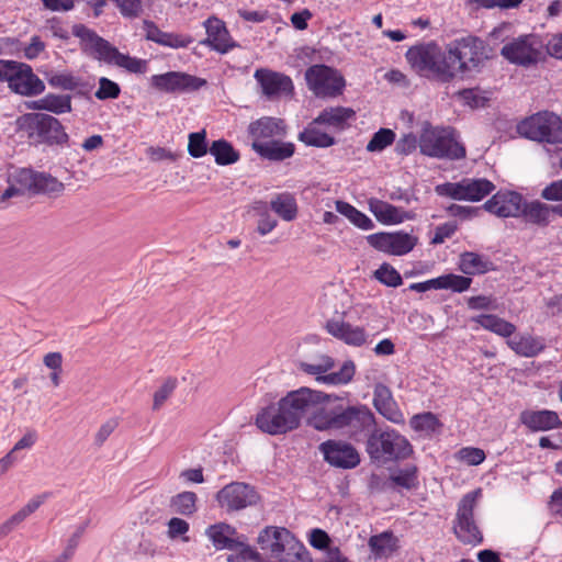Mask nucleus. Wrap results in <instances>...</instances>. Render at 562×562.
<instances>
[{
  "label": "nucleus",
  "instance_id": "1",
  "mask_svg": "<svg viewBox=\"0 0 562 562\" xmlns=\"http://www.w3.org/2000/svg\"><path fill=\"white\" fill-rule=\"evenodd\" d=\"M329 395L310 387L290 391L277 403L263 407L256 416L257 427L269 435H283L299 428L303 418L310 420L328 402Z\"/></svg>",
  "mask_w": 562,
  "mask_h": 562
},
{
  "label": "nucleus",
  "instance_id": "2",
  "mask_svg": "<svg viewBox=\"0 0 562 562\" xmlns=\"http://www.w3.org/2000/svg\"><path fill=\"white\" fill-rule=\"evenodd\" d=\"M310 426L319 431H339L355 441H361L375 426V418L366 405H327L310 420Z\"/></svg>",
  "mask_w": 562,
  "mask_h": 562
},
{
  "label": "nucleus",
  "instance_id": "3",
  "mask_svg": "<svg viewBox=\"0 0 562 562\" xmlns=\"http://www.w3.org/2000/svg\"><path fill=\"white\" fill-rule=\"evenodd\" d=\"M72 34L80 40L85 53L109 65H114L125 69L131 74H145L148 63L146 59L132 57L121 53L110 42L99 36L94 31L83 24H75Z\"/></svg>",
  "mask_w": 562,
  "mask_h": 562
},
{
  "label": "nucleus",
  "instance_id": "4",
  "mask_svg": "<svg viewBox=\"0 0 562 562\" xmlns=\"http://www.w3.org/2000/svg\"><path fill=\"white\" fill-rule=\"evenodd\" d=\"M260 550L276 562H311L308 551L283 527L268 526L257 538Z\"/></svg>",
  "mask_w": 562,
  "mask_h": 562
},
{
  "label": "nucleus",
  "instance_id": "5",
  "mask_svg": "<svg viewBox=\"0 0 562 562\" xmlns=\"http://www.w3.org/2000/svg\"><path fill=\"white\" fill-rule=\"evenodd\" d=\"M446 48L451 81L477 71L488 58L486 45L475 36L454 40Z\"/></svg>",
  "mask_w": 562,
  "mask_h": 562
},
{
  "label": "nucleus",
  "instance_id": "6",
  "mask_svg": "<svg viewBox=\"0 0 562 562\" xmlns=\"http://www.w3.org/2000/svg\"><path fill=\"white\" fill-rule=\"evenodd\" d=\"M405 56L412 69L419 76L442 83L451 82L447 48L441 50L437 43L428 42L409 47Z\"/></svg>",
  "mask_w": 562,
  "mask_h": 562
},
{
  "label": "nucleus",
  "instance_id": "7",
  "mask_svg": "<svg viewBox=\"0 0 562 562\" xmlns=\"http://www.w3.org/2000/svg\"><path fill=\"white\" fill-rule=\"evenodd\" d=\"M366 451L372 462L386 464L413 453L409 441L394 429L372 428L367 436Z\"/></svg>",
  "mask_w": 562,
  "mask_h": 562
},
{
  "label": "nucleus",
  "instance_id": "8",
  "mask_svg": "<svg viewBox=\"0 0 562 562\" xmlns=\"http://www.w3.org/2000/svg\"><path fill=\"white\" fill-rule=\"evenodd\" d=\"M418 146L423 155L434 158L458 160L465 157V148L454 135V130L434 127L425 123L418 139Z\"/></svg>",
  "mask_w": 562,
  "mask_h": 562
},
{
  "label": "nucleus",
  "instance_id": "9",
  "mask_svg": "<svg viewBox=\"0 0 562 562\" xmlns=\"http://www.w3.org/2000/svg\"><path fill=\"white\" fill-rule=\"evenodd\" d=\"M16 123L19 130L37 144L65 145L69 138L61 123L49 114L26 113Z\"/></svg>",
  "mask_w": 562,
  "mask_h": 562
},
{
  "label": "nucleus",
  "instance_id": "10",
  "mask_svg": "<svg viewBox=\"0 0 562 562\" xmlns=\"http://www.w3.org/2000/svg\"><path fill=\"white\" fill-rule=\"evenodd\" d=\"M522 136L549 144L562 143V119L553 112H538L518 124Z\"/></svg>",
  "mask_w": 562,
  "mask_h": 562
},
{
  "label": "nucleus",
  "instance_id": "11",
  "mask_svg": "<svg viewBox=\"0 0 562 562\" xmlns=\"http://www.w3.org/2000/svg\"><path fill=\"white\" fill-rule=\"evenodd\" d=\"M544 44L536 34L520 35L501 48V55L510 64L529 67L541 60Z\"/></svg>",
  "mask_w": 562,
  "mask_h": 562
},
{
  "label": "nucleus",
  "instance_id": "12",
  "mask_svg": "<svg viewBox=\"0 0 562 562\" xmlns=\"http://www.w3.org/2000/svg\"><path fill=\"white\" fill-rule=\"evenodd\" d=\"M481 496V490L467 493L458 505L453 532L456 537L465 544H479L483 536L474 520V508L477 498Z\"/></svg>",
  "mask_w": 562,
  "mask_h": 562
},
{
  "label": "nucleus",
  "instance_id": "13",
  "mask_svg": "<svg viewBox=\"0 0 562 562\" xmlns=\"http://www.w3.org/2000/svg\"><path fill=\"white\" fill-rule=\"evenodd\" d=\"M308 89L318 98H335L341 94L345 79L338 70L326 65H313L305 71Z\"/></svg>",
  "mask_w": 562,
  "mask_h": 562
},
{
  "label": "nucleus",
  "instance_id": "14",
  "mask_svg": "<svg viewBox=\"0 0 562 562\" xmlns=\"http://www.w3.org/2000/svg\"><path fill=\"white\" fill-rule=\"evenodd\" d=\"M495 189L485 178H463L459 182H446L436 187V193L458 201H481Z\"/></svg>",
  "mask_w": 562,
  "mask_h": 562
},
{
  "label": "nucleus",
  "instance_id": "15",
  "mask_svg": "<svg viewBox=\"0 0 562 562\" xmlns=\"http://www.w3.org/2000/svg\"><path fill=\"white\" fill-rule=\"evenodd\" d=\"M221 508L237 512L254 506L259 502L255 487L244 482H232L216 493Z\"/></svg>",
  "mask_w": 562,
  "mask_h": 562
},
{
  "label": "nucleus",
  "instance_id": "16",
  "mask_svg": "<svg viewBox=\"0 0 562 562\" xmlns=\"http://www.w3.org/2000/svg\"><path fill=\"white\" fill-rule=\"evenodd\" d=\"M149 83L159 92L176 93L196 91L206 85V80L181 71H168L151 76Z\"/></svg>",
  "mask_w": 562,
  "mask_h": 562
},
{
  "label": "nucleus",
  "instance_id": "17",
  "mask_svg": "<svg viewBox=\"0 0 562 562\" xmlns=\"http://www.w3.org/2000/svg\"><path fill=\"white\" fill-rule=\"evenodd\" d=\"M324 460L334 468L355 469L360 463L357 449L344 440L329 439L319 445Z\"/></svg>",
  "mask_w": 562,
  "mask_h": 562
},
{
  "label": "nucleus",
  "instance_id": "18",
  "mask_svg": "<svg viewBox=\"0 0 562 562\" xmlns=\"http://www.w3.org/2000/svg\"><path fill=\"white\" fill-rule=\"evenodd\" d=\"M373 248L394 256L409 252L417 244V238L403 232L376 233L367 237Z\"/></svg>",
  "mask_w": 562,
  "mask_h": 562
},
{
  "label": "nucleus",
  "instance_id": "19",
  "mask_svg": "<svg viewBox=\"0 0 562 562\" xmlns=\"http://www.w3.org/2000/svg\"><path fill=\"white\" fill-rule=\"evenodd\" d=\"M14 181L23 189L33 193L58 195L64 190V184L44 172H35L31 169H21L14 175Z\"/></svg>",
  "mask_w": 562,
  "mask_h": 562
},
{
  "label": "nucleus",
  "instance_id": "20",
  "mask_svg": "<svg viewBox=\"0 0 562 562\" xmlns=\"http://www.w3.org/2000/svg\"><path fill=\"white\" fill-rule=\"evenodd\" d=\"M9 88L21 95H36L45 90L44 82L33 72L31 66L18 63Z\"/></svg>",
  "mask_w": 562,
  "mask_h": 562
},
{
  "label": "nucleus",
  "instance_id": "21",
  "mask_svg": "<svg viewBox=\"0 0 562 562\" xmlns=\"http://www.w3.org/2000/svg\"><path fill=\"white\" fill-rule=\"evenodd\" d=\"M301 369L307 374L316 375V381L331 385L347 384L352 380L356 371L351 360L345 361L339 371L327 374L326 366L319 367L318 363H302Z\"/></svg>",
  "mask_w": 562,
  "mask_h": 562
},
{
  "label": "nucleus",
  "instance_id": "22",
  "mask_svg": "<svg viewBox=\"0 0 562 562\" xmlns=\"http://www.w3.org/2000/svg\"><path fill=\"white\" fill-rule=\"evenodd\" d=\"M206 536L217 550H236L247 541L244 535H238L236 528L225 522L210 526L206 529Z\"/></svg>",
  "mask_w": 562,
  "mask_h": 562
},
{
  "label": "nucleus",
  "instance_id": "23",
  "mask_svg": "<svg viewBox=\"0 0 562 562\" xmlns=\"http://www.w3.org/2000/svg\"><path fill=\"white\" fill-rule=\"evenodd\" d=\"M522 198L516 192H497L484 203V209L499 217L518 216Z\"/></svg>",
  "mask_w": 562,
  "mask_h": 562
},
{
  "label": "nucleus",
  "instance_id": "24",
  "mask_svg": "<svg viewBox=\"0 0 562 562\" xmlns=\"http://www.w3.org/2000/svg\"><path fill=\"white\" fill-rule=\"evenodd\" d=\"M255 78L260 83L262 92L268 98H273L280 94H291L293 91V83L290 77L266 69H258L255 72Z\"/></svg>",
  "mask_w": 562,
  "mask_h": 562
},
{
  "label": "nucleus",
  "instance_id": "25",
  "mask_svg": "<svg viewBox=\"0 0 562 562\" xmlns=\"http://www.w3.org/2000/svg\"><path fill=\"white\" fill-rule=\"evenodd\" d=\"M325 328L333 337L349 346L360 347L366 344L368 338L363 327L353 326L342 319H329Z\"/></svg>",
  "mask_w": 562,
  "mask_h": 562
},
{
  "label": "nucleus",
  "instance_id": "26",
  "mask_svg": "<svg viewBox=\"0 0 562 562\" xmlns=\"http://www.w3.org/2000/svg\"><path fill=\"white\" fill-rule=\"evenodd\" d=\"M248 132L254 142H270L274 140L273 138L283 137L286 126L281 119L263 116L250 123Z\"/></svg>",
  "mask_w": 562,
  "mask_h": 562
},
{
  "label": "nucleus",
  "instance_id": "27",
  "mask_svg": "<svg viewBox=\"0 0 562 562\" xmlns=\"http://www.w3.org/2000/svg\"><path fill=\"white\" fill-rule=\"evenodd\" d=\"M204 27L207 37L201 42L203 45H207L218 53H227L234 43L231 41L229 33L225 26V23L220 19L212 16L204 22Z\"/></svg>",
  "mask_w": 562,
  "mask_h": 562
},
{
  "label": "nucleus",
  "instance_id": "28",
  "mask_svg": "<svg viewBox=\"0 0 562 562\" xmlns=\"http://www.w3.org/2000/svg\"><path fill=\"white\" fill-rule=\"evenodd\" d=\"M143 27L145 37L158 45L169 48H187L192 42V37L179 33H169L161 31L153 21L144 20Z\"/></svg>",
  "mask_w": 562,
  "mask_h": 562
},
{
  "label": "nucleus",
  "instance_id": "29",
  "mask_svg": "<svg viewBox=\"0 0 562 562\" xmlns=\"http://www.w3.org/2000/svg\"><path fill=\"white\" fill-rule=\"evenodd\" d=\"M373 405L375 409L386 419L394 424L404 422V416L398 409L395 401L393 400L391 390L383 385L378 384L373 392Z\"/></svg>",
  "mask_w": 562,
  "mask_h": 562
},
{
  "label": "nucleus",
  "instance_id": "30",
  "mask_svg": "<svg viewBox=\"0 0 562 562\" xmlns=\"http://www.w3.org/2000/svg\"><path fill=\"white\" fill-rule=\"evenodd\" d=\"M521 422L535 431H544L559 427L562 423L553 411H531L521 414Z\"/></svg>",
  "mask_w": 562,
  "mask_h": 562
},
{
  "label": "nucleus",
  "instance_id": "31",
  "mask_svg": "<svg viewBox=\"0 0 562 562\" xmlns=\"http://www.w3.org/2000/svg\"><path fill=\"white\" fill-rule=\"evenodd\" d=\"M252 149L262 158L274 161L284 160L294 154V145L292 143L279 140L252 142Z\"/></svg>",
  "mask_w": 562,
  "mask_h": 562
},
{
  "label": "nucleus",
  "instance_id": "32",
  "mask_svg": "<svg viewBox=\"0 0 562 562\" xmlns=\"http://www.w3.org/2000/svg\"><path fill=\"white\" fill-rule=\"evenodd\" d=\"M32 110L47 111L54 114H64L71 111V97L69 94L48 93L43 98L32 101L29 105Z\"/></svg>",
  "mask_w": 562,
  "mask_h": 562
},
{
  "label": "nucleus",
  "instance_id": "33",
  "mask_svg": "<svg viewBox=\"0 0 562 562\" xmlns=\"http://www.w3.org/2000/svg\"><path fill=\"white\" fill-rule=\"evenodd\" d=\"M370 210L384 224H398L411 218L408 212L387 202L373 200L370 202Z\"/></svg>",
  "mask_w": 562,
  "mask_h": 562
},
{
  "label": "nucleus",
  "instance_id": "34",
  "mask_svg": "<svg viewBox=\"0 0 562 562\" xmlns=\"http://www.w3.org/2000/svg\"><path fill=\"white\" fill-rule=\"evenodd\" d=\"M472 321L484 329L502 337H510L516 330L514 324L493 314H482L473 317Z\"/></svg>",
  "mask_w": 562,
  "mask_h": 562
},
{
  "label": "nucleus",
  "instance_id": "35",
  "mask_svg": "<svg viewBox=\"0 0 562 562\" xmlns=\"http://www.w3.org/2000/svg\"><path fill=\"white\" fill-rule=\"evenodd\" d=\"M397 538L392 531H383L379 535L371 536L369 539V548L376 558L391 555L397 549Z\"/></svg>",
  "mask_w": 562,
  "mask_h": 562
},
{
  "label": "nucleus",
  "instance_id": "36",
  "mask_svg": "<svg viewBox=\"0 0 562 562\" xmlns=\"http://www.w3.org/2000/svg\"><path fill=\"white\" fill-rule=\"evenodd\" d=\"M355 115V111L349 108L336 106L325 109L314 120V123L344 128L347 121Z\"/></svg>",
  "mask_w": 562,
  "mask_h": 562
},
{
  "label": "nucleus",
  "instance_id": "37",
  "mask_svg": "<svg viewBox=\"0 0 562 562\" xmlns=\"http://www.w3.org/2000/svg\"><path fill=\"white\" fill-rule=\"evenodd\" d=\"M271 210L283 221L291 222L297 215V205L294 196L288 192L277 194L270 201Z\"/></svg>",
  "mask_w": 562,
  "mask_h": 562
},
{
  "label": "nucleus",
  "instance_id": "38",
  "mask_svg": "<svg viewBox=\"0 0 562 562\" xmlns=\"http://www.w3.org/2000/svg\"><path fill=\"white\" fill-rule=\"evenodd\" d=\"M214 157L215 162L220 166H227L237 162L240 158L239 153L226 139L214 140L209 149Z\"/></svg>",
  "mask_w": 562,
  "mask_h": 562
},
{
  "label": "nucleus",
  "instance_id": "39",
  "mask_svg": "<svg viewBox=\"0 0 562 562\" xmlns=\"http://www.w3.org/2000/svg\"><path fill=\"white\" fill-rule=\"evenodd\" d=\"M508 346L519 356L533 357L543 349L541 339L530 335L516 336L507 341Z\"/></svg>",
  "mask_w": 562,
  "mask_h": 562
},
{
  "label": "nucleus",
  "instance_id": "40",
  "mask_svg": "<svg viewBox=\"0 0 562 562\" xmlns=\"http://www.w3.org/2000/svg\"><path fill=\"white\" fill-rule=\"evenodd\" d=\"M492 262L476 252L465 251L460 255L459 268L464 274L485 273Z\"/></svg>",
  "mask_w": 562,
  "mask_h": 562
},
{
  "label": "nucleus",
  "instance_id": "41",
  "mask_svg": "<svg viewBox=\"0 0 562 562\" xmlns=\"http://www.w3.org/2000/svg\"><path fill=\"white\" fill-rule=\"evenodd\" d=\"M314 121L299 134V139L307 146L326 148L335 144L334 137L315 127Z\"/></svg>",
  "mask_w": 562,
  "mask_h": 562
},
{
  "label": "nucleus",
  "instance_id": "42",
  "mask_svg": "<svg viewBox=\"0 0 562 562\" xmlns=\"http://www.w3.org/2000/svg\"><path fill=\"white\" fill-rule=\"evenodd\" d=\"M336 211L350 220L352 224L361 229H371L374 224L370 217L345 201L336 202Z\"/></svg>",
  "mask_w": 562,
  "mask_h": 562
},
{
  "label": "nucleus",
  "instance_id": "43",
  "mask_svg": "<svg viewBox=\"0 0 562 562\" xmlns=\"http://www.w3.org/2000/svg\"><path fill=\"white\" fill-rule=\"evenodd\" d=\"M196 499L195 493L186 491L173 496L170 506L175 513L188 516L196 510Z\"/></svg>",
  "mask_w": 562,
  "mask_h": 562
},
{
  "label": "nucleus",
  "instance_id": "44",
  "mask_svg": "<svg viewBox=\"0 0 562 562\" xmlns=\"http://www.w3.org/2000/svg\"><path fill=\"white\" fill-rule=\"evenodd\" d=\"M373 277L382 284L391 288H397L403 283L400 272L390 263H382L374 272Z\"/></svg>",
  "mask_w": 562,
  "mask_h": 562
},
{
  "label": "nucleus",
  "instance_id": "45",
  "mask_svg": "<svg viewBox=\"0 0 562 562\" xmlns=\"http://www.w3.org/2000/svg\"><path fill=\"white\" fill-rule=\"evenodd\" d=\"M411 426L416 431L431 435L437 431L441 424L432 413H424L413 416L411 419Z\"/></svg>",
  "mask_w": 562,
  "mask_h": 562
},
{
  "label": "nucleus",
  "instance_id": "46",
  "mask_svg": "<svg viewBox=\"0 0 562 562\" xmlns=\"http://www.w3.org/2000/svg\"><path fill=\"white\" fill-rule=\"evenodd\" d=\"M525 217L538 225H547L549 223L550 210L544 203L532 202L524 209Z\"/></svg>",
  "mask_w": 562,
  "mask_h": 562
},
{
  "label": "nucleus",
  "instance_id": "47",
  "mask_svg": "<svg viewBox=\"0 0 562 562\" xmlns=\"http://www.w3.org/2000/svg\"><path fill=\"white\" fill-rule=\"evenodd\" d=\"M395 139V133L390 128H380L367 144L366 149L370 153L381 151L390 146Z\"/></svg>",
  "mask_w": 562,
  "mask_h": 562
},
{
  "label": "nucleus",
  "instance_id": "48",
  "mask_svg": "<svg viewBox=\"0 0 562 562\" xmlns=\"http://www.w3.org/2000/svg\"><path fill=\"white\" fill-rule=\"evenodd\" d=\"M391 481L406 490L417 486V468L415 465H407L391 475Z\"/></svg>",
  "mask_w": 562,
  "mask_h": 562
},
{
  "label": "nucleus",
  "instance_id": "49",
  "mask_svg": "<svg viewBox=\"0 0 562 562\" xmlns=\"http://www.w3.org/2000/svg\"><path fill=\"white\" fill-rule=\"evenodd\" d=\"M188 138V153L191 157L201 158L206 155L210 148L207 147L206 132L204 130L189 134Z\"/></svg>",
  "mask_w": 562,
  "mask_h": 562
},
{
  "label": "nucleus",
  "instance_id": "50",
  "mask_svg": "<svg viewBox=\"0 0 562 562\" xmlns=\"http://www.w3.org/2000/svg\"><path fill=\"white\" fill-rule=\"evenodd\" d=\"M121 93L120 86L105 78L102 77L99 79V88L95 91L94 95L99 100H106V99H116Z\"/></svg>",
  "mask_w": 562,
  "mask_h": 562
},
{
  "label": "nucleus",
  "instance_id": "51",
  "mask_svg": "<svg viewBox=\"0 0 562 562\" xmlns=\"http://www.w3.org/2000/svg\"><path fill=\"white\" fill-rule=\"evenodd\" d=\"M125 18L134 19L143 12L140 0H112Z\"/></svg>",
  "mask_w": 562,
  "mask_h": 562
},
{
  "label": "nucleus",
  "instance_id": "52",
  "mask_svg": "<svg viewBox=\"0 0 562 562\" xmlns=\"http://www.w3.org/2000/svg\"><path fill=\"white\" fill-rule=\"evenodd\" d=\"M177 386L176 379H167L154 394V409H159Z\"/></svg>",
  "mask_w": 562,
  "mask_h": 562
},
{
  "label": "nucleus",
  "instance_id": "53",
  "mask_svg": "<svg viewBox=\"0 0 562 562\" xmlns=\"http://www.w3.org/2000/svg\"><path fill=\"white\" fill-rule=\"evenodd\" d=\"M458 458L469 465H479L485 460V452L480 448L465 447L458 451Z\"/></svg>",
  "mask_w": 562,
  "mask_h": 562
},
{
  "label": "nucleus",
  "instance_id": "54",
  "mask_svg": "<svg viewBox=\"0 0 562 562\" xmlns=\"http://www.w3.org/2000/svg\"><path fill=\"white\" fill-rule=\"evenodd\" d=\"M259 204L262 207H260L261 213L257 222L256 231L258 232L259 235L266 236L277 227L278 221L267 212L266 205L262 202H259Z\"/></svg>",
  "mask_w": 562,
  "mask_h": 562
},
{
  "label": "nucleus",
  "instance_id": "55",
  "mask_svg": "<svg viewBox=\"0 0 562 562\" xmlns=\"http://www.w3.org/2000/svg\"><path fill=\"white\" fill-rule=\"evenodd\" d=\"M445 289H450L454 292H464L467 291L471 283L472 279L469 277L458 276L453 273L445 274Z\"/></svg>",
  "mask_w": 562,
  "mask_h": 562
},
{
  "label": "nucleus",
  "instance_id": "56",
  "mask_svg": "<svg viewBox=\"0 0 562 562\" xmlns=\"http://www.w3.org/2000/svg\"><path fill=\"white\" fill-rule=\"evenodd\" d=\"M48 83L64 90H75L79 86L78 79L69 74H55L49 77Z\"/></svg>",
  "mask_w": 562,
  "mask_h": 562
},
{
  "label": "nucleus",
  "instance_id": "57",
  "mask_svg": "<svg viewBox=\"0 0 562 562\" xmlns=\"http://www.w3.org/2000/svg\"><path fill=\"white\" fill-rule=\"evenodd\" d=\"M458 225L454 222H447L436 227L435 235L431 238V244H442L447 238H450L457 231Z\"/></svg>",
  "mask_w": 562,
  "mask_h": 562
},
{
  "label": "nucleus",
  "instance_id": "58",
  "mask_svg": "<svg viewBox=\"0 0 562 562\" xmlns=\"http://www.w3.org/2000/svg\"><path fill=\"white\" fill-rule=\"evenodd\" d=\"M50 496V493L45 492L43 494L32 497L26 505H24L18 513L25 520L30 515L36 512L42 504Z\"/></svg>",
  "mask_w": 562,
  "mask_h": 562
},
{
  "label": "nucleus",
  "instance_id": "59",
  "mask_svg": "<svg viewBox=\"0 0 562 562\" xmlns=\"http://www.w3.org/2000/svg\"><path fill=\"white\" fill-rule=\"evenodd\" d=\"M167 535L170 539H176L178 537L184 536L189 531V524L181 518L173 517L168 524Z\"/></svg>",
  "mask_w": 562,
  "mask_h": 562
},
{
  "label": "nucleus",
  "instance_id": "60",
  "mask_svg": "<svg viewBox=\"0 0 562 562\" xmlns=\"http://www.w3.org/2000/svg\"><path fill=\"white\" fill-rule=\"evenodd\" d=\"M236 550H239L236 554L227 555V562H246L248 558L259 561L260 554L257 551H254L245 541V546H240Z\"/></svg>",
  "mask_w": 562,
  "mask_h": 562
},
{
  "label": "nucleus",
  "instance_id": "61",
  "mask_svg": "<svg viewBox=\"0 0 562 562\" xmlns=\"http://www.w3.org/2000/svg\"><path fill=\"white\" fill-rule=\"evenodd\" d=\"M117 426L119 422L115 418H111L103 423L95 434V445L99 447L102 446L105 442V440L111 436V434L116 429Z\"/></svg>",
  "mask_w": 562,
  "mask_h": 562
},
{
  "label": "nucleus",
  "instance_id": "62",
  "mask_svg": "<svg viewBox=\"0 0 562 562\" xmlns=\"http://www.w3.org/2000/svg\"><path fill=\"white\" fill-rule=\"evenodd\" d=\"M541 196L548 201H562V179L547 186L542 190Z\"/></svg>",
  "mask_w": 562,
  "mask_h": 562
},
{
  "label": "nucleus",
  "instance_id": "63",
  "mask_svg": "<svg viewBox=\"0 0 562 562\" xmlns=\"http://www.w3.org/2000/svg\"><path fill=\"white\" fill-rule=\"evenodd\" d=\"M546 48L551 56L562 59V34L553 35L546 44Z\"/></svg>",
  "mask_w": 562,
  "mask_h": 562
},
{
  "label": "nucleus",
  "instance_id": "64",
  "mask_svg": "<svg viewBox=\"0 0 562 562\" xmlns=\"http://www.w3.org/2000/svg\"><path fill=\"white\" fill-rule=\"evenodd\" d=\"M548 507L552 514L562 517V487L553 491L550 496Z\"/></svg>",
  "mask_w": 562,
  "mask_h": 562
}]
</instances>
